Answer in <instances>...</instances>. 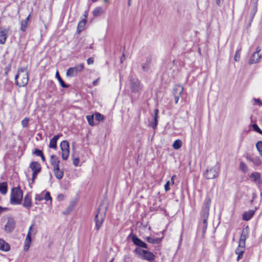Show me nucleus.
<instances>
[{"label":"nucleus","mask_w":262,"mask_h":262,"mask_svg":"<svg viewBox=\"0 0 262 262\" xmlns=\"http://www.w3.org/2000/svg\"><path fill=\"white\" fill-rule=\"evenodd\" d=\"M107 209V206H103L100 205L95 215L94 222L95 223V229L99 231L104 221L106 212Z\"/></svg>","instance_id":"nucleus-1"},{"label":"nucleus","mask_w":262,"mask_h":262,"mask_svg":"<svg viewBox=\"0 0 262 262\" xmlns=\"http://www.w3.org/2000/svg\"><path fill=\"white\" fill-rule=\"evenodd\" d=\"M23 197V191L20 186L13 187L11 189L10 203L12 205L21 204Z\"/></svg>","instance_id":"nucleus-2"},{"label":"nucleus","mask_w":262,"mask_h":262,"mask_svg":"<svg viewBox=\"0 0 262 262\" xmlns=\"http://www.w3.org/2000/svg\"><path fill=\"white\" fill-rule=\"evenodd\" d=\"M134 253H135L139 258L148 261L149 262H154L156 258L155 255L152 252L139 248H136L134 250Z\"/></svg>","instance_id":"nucleus-3"},{"label":"nucleus","mask_w":262,"mask_h":262,"mask_svg":"<svg viewBox=\"0 0 262 262\" xmlns=\"http://www.w3.org/2000/svg\"><path fill=\"white\" fill-rule=\"evenodd\" d=\"M129 87L133 93H140L142 89V85L139 79L135 76H129L128 77Z\"/></svg>","instance_id":"nucleus-4"},{"label":"nucleus","mask_w":262,"mask_h":262,"mask_svg":"<svg viewBox=\"0 0 262 262\" xmlns=\"http://www.w3.org/2000/svg\"><path fill=\"white\" fill-rule=\"evenodd\" d=\"M211 202V198L209 196H206L204 200L202 208L200 211V214L201 218H208Z\"/></svg>","instance_id":"nucleus-5"},{"label":"nucleus","mask_w":262,"mask_h":262,"mask_svg":"<svg viewBox=\"0 0 262 262\" xmlns=\"http://www.w3.org/2000/svg\"><path fill=\"white\" fill-rule=\"evenodd\" d=\"M220 168L217 166L207 168L204 173V177L206 179H213L218 177Z\"/></svg>","instance_id":"nucleus-6"},{"label":"nucleus","mask_w":262,"mask_h":262,"mask_svg":"<svg viewBox=\"0 0 262 262\" xmlns=\"http://www.w3.org/2000/svg\"><path fill=\"white\" fill-rule=\"evenodd\" d=\"M84 69V63H80L75 67L69 68L67 71L66 75L69 77L76 76L78 73L82 72Z\"/></svg>","instance_id":"nucleus-7"},{"label":"nucleus","mask_w":262,"mask_h":262,"mask_svg":"<svg viewBox=\"0 0 262 262\" xmlns=\"http://www.w3.org/2000/svg\"><path fill=\"white\" fill-rule=\"evenodd\" d=\"M60 147L62 151L61 157L63 160L68 159L70 154V145L67 140H63L60 144Z\"/></svg>","instance_id":"nucleus-8"},{"label":"nucleus","mask_w":262,"mask_h":262,"mask_svg":"<svg viewBox=\"0 0 262 262\" xmlns=\"http://www.w3.org/2000/svg\"><path fill=\"white\" fill-rule=\"evenodd\" d=\"M128 237L132 238V241L135 245L140 248H143L146 249L148 248L147 245L145 242L142 241L140 238L137 237V235L133 234L132 232L129 235Z\"/></svg>","instance_id":"nucleus-9"},{"label":"nucleus","mask_w":262,"mask_h":262,"mask_svg":"<svg viewBox=\"0 0 262 262\" xmlns=\"http://www.w3.org/2000/svg\"><path fill=\"white\" fill-rule=\"evenodd\" d=\"M249 230L248 226L246 227L243 229L238 242L239 247H245L246 240L248 236Z\"/></svg>","instance_id":"nucleus-10"},{"label":"nucleus","mask_w":262,"mask_h":262,"mask_svg":"<svg viewBox=\"0 0 262 262\" xmlns=\"http://www.w3.org/2000/svg\"><path fill=\"white\" fill-rule=\"evenodd\" d=\"M16 225V222L14 219L11 217H8L6 224L5 226V231L8 233H11L14 229Z\"/></svg>","instance_id":"nucleus-11"},{"label":"nucleus","mask_w":262,"mask_h":262,"mask_svg":"<svg viewBox=\"0 0 262 262\" xmlns=\"http://www.w3.org/2000/svg\"><path fill=\"white\" fill-rule=\"evenodd\" d=\"M152 60V56L149 55L145 57V61L143 62L141 64V68L143 72H147L149 71Z\"/></svg>","instance_id":"nucleus-12"},{"label":"nucleus","mask_w":262,"mask_h":262,"mask_svg":"<svg viewBox=\"0 0 262 262\" xmlns=\"http://www.w3.org/2000/svg\"><path fill=\"white\" fill-rule=\"evenodd\" d=\"M29 81V74L28 72L23 75L20 81H16V85L19 87H23L27 85Z\"/></svg>","instance_id":"nucleus-13"},{"label":"nucleus","mask_w":262,"mask_h":262,"mask_svg":"<svg viewBox=\"0 0 262 262\" xmlns=\"http://www.w3.org/2000/svg\"><path fill=\"white\" fill-rule=\"evenodd\" d=\"M62 136V134L55 135L50 141L49 147L53 149L57 148V141Z\"/></svg>","instance_id":"nucleus-14"},{"label":"nucleus","mask_w":262,"mask_h":262,"mask_svg":"<svg viewBox=\"0 0 262 262\" xmlns=\"http://www.w3.org/2000/svg\"><path fill=\"white\" fill-rule=\"evenodd\" d=\"M249 178L252 179V181L256 184H260L261 182L260 180V174L258 172H254L251 173L249 176Z\"/></svg>","instance_id":"nucleus-15"},{"label":"nucleus","mask_w":262,"mask_h":262,"mask_svg":"<svg viewBox=\"0 0 262 262\" xmlns=\"http://www.w3.org/2000/svg\"><path fill=\"white\" fill-rule=\"evenodd\" d=\"M8 30L6 29H1L0 31V44L5 43L8 37Z\"/></svg>","instance_id":"nucleus-16"},{"label":"nucleus","mask_w":262,"mask_h":262,"mask_svg":"<svg viewBox=\"0 0 262 262\" xmlns=\"http://www.w3.org/2000/svg\"><path fill=\"white\" fill-rule=\"evenodd\" d=\"M154 116L153 118V122L150 123V126L153 128L156 129L157 127L158 123L159 118V110L156 108L154 110Z\"/></svg>","instance_id":"nucleus-17"},{"label":"nucleus","mask_w":262,"mask_h":262,"mask_svg":"<svg viewBox=\"0 0 262 262\" xmlns=\"http://www.w3.org/2000/svg\"><path fill=\"white\" fill-rule=\"evenodd\" d=\"M31 241V234L30 232H28L24 242V250L26 252L29 250Z\"/></svg>","instance_id":"nucleus-18"},{"label":"nucleus","mask_w":262,"mask_h":262,"mask_svg":"<svg viewBox=\"0 0 262 262\" xmlns=\"http://www.w3.org/2000/svg\"><path fill=\"white\" fill-rule=\"evenodd\" d=\"M29 168L32 170V171H36L40 172L41 170V167L40 163L36 161H33L30 163Z\"/></svg>","instance_id":"nucleus-19"},{"label":"nucleus","mask_w":262,"mask_h":262,"mask_svg":"<svg viewBox=\"0 0 262 262\" xmlns=\"http://www.w3.org/2000/svg\"><path fill=\"white\" fill-rule=\"evenodd\" d=\"M255 210H249L248 211H245L243 214L242 219L245 221H249L253 216Z\"/></svg>","instance_id":"nucleus-20"},{"label":"nucleus","mask_w":262,"mask_h":262,"mask_svg":"<svg viewBox=\"0 0 262 262\" xmlns=\"http://www.w3.org/2000/svg\"><path fill=\"white\" fill-rule=\"evenodd\" d=\"M23 206L27 208L30 209L32 206V202H31V199L29 194H27L24 199V202L23 204Z\"/></svg>","instance_id":"nucleus-21"},{"label":"nucleus","mask_w":262,"mask_h":262,"mask_svg":"<svg viewBox=\"0 0 262 262\" xmlns=\"http://www.w3.org/2000/svg\"><path fill=\"white\" fill-rule=\"evenodd\" d=\"M10 250V245L3 239L0 238V250L8 252Z\"/></svg>","instance_id":"nucleus-22"},{"label":"nucleus","mask_w":262,"mask_h":262,"mask_svg":"<svg viewBox=\"0 0 262 262\" xmlns=\"http://www.w3.org/2000/svg\"><path fill=\"white\" fill-rule=\"evenodd\" d=\"M50 162L53 168H57L59 166L60 161L56 156L52 155L50 157Z\"/></svg>","instance_id":"nucleus-23"},{"label":"nucleus","mask_w":262,"mask_h":262,"mask_svg":"<svg viewBox=\"0 0 262 262\" xmlns=\"http://www.w3.org/2000/svg\"><path fill=\"white\" fill-rule=\"evenodd\" d=\"M184 88L181 85H177L173 90V94L174 96H181L183 93Z\"/></svg>","instance_id":"nucleus-24"},{"label":"nucleus","mask_w":262,"mask_h":262,"mask_svg":"<svg viewBox=\"0 0 262 262\" xmlns=\"http://www.w3.org/2000/svg\"><path fill=\"white\" fill-rule=\"evenodd\" d=\"M260 57L261 56L259 54L253 53L249 59V63L250 64H252L258 62Z\"/></svg>","instance_id":"nucleus-25"},{"label":"nucleus","mask_w":262,"mask_h":262,"mask_svg":"<svg viewBox=\"0 0 262 262\" xmlns=\"http://www.w3.org/2000/svg\"><path fill=\"white\" fill-rule=\"evenodd\" d=\"M86 19H83L79 22L77 28V33L80 34L82 30H84V27L86 25Z\"/></svg>","instance_id":"nucleus-26"},{"label":"nucleus","mask_w":262,"mask_h":262,"mask_svg":"<svg viewBox=\"0 0 262 262\" xmlns=\"http://www.w3.org/2000/svg\"><path fill=\"white\" fill-rule=\"evenodd\" d=\"M53 171L55 177L58 179H61L63 177V171L59 169V166L57 168H53Z\"/></svg>","instance_id":"nucleus-27"},{"label":"nucleus","mask_w":262,"mask_h":262,"mask_svg":"<svg viewBox=\"0 0 262 262\" xmlns=\"http://www.w3.org/2000/svg\"><path fill=\"white\" fill-rule=\"evenodd\" d=\"M146 240L148 243L153 244H159L162 241L161 238H152L150 236L146 237Z\"/></svg>","instance_id":"nucleus-28"},{"label":"nucleus","mask_w":262,"mask_h":262,"mask_svg":"<svg viewBox=\"0 0 262 262\" xmlns=\"http://www.w3.org/2000/svg\"><path fill=\"white\" fill-rule=\"evenodd\" d=\"M56 78L57 79L58 81H59L61 86L63 88H69V85L67 84L64 81L62 80V79L61 78L59 72L58 71L56 72V75H55Z\"/></svg>","instance_id":"nucleus-29"},{"label":"nucleus","mask_w":262,"mask_h":262,"mask_svg":"<svg viewBox=\"0 0 262 262\" xmlns=\"http://www.w3.org/2000/svg\"><path fill=\"white\" fill-rule=\"evenodd\" d=\"M30 15H31L29 14L25 20H23L21 21L20 29H21V30H22L24 32L26 31V30L28 27V21L29 20V18L30 17Z\"/></svg>","instance_id":"nucleus-30"},{"label":"nucleus","mask_w":262,"mask_h":262,"mask_svg":"<svg viewBox=\"0 0 262 262\" xmlns=\"http://www.w3.org/2000/svg\"><path fill=\"white\" fill-rule=\"evenodd\" d=\"M8 191L7 183L6 182L0 183V192L3 194L7 193Z\"/></svg>","instance_id":"nucleus-31"},{"label":"nucleus","mask_w":262,"mask_h":262,"mask_svg":"<svg viewBox=\"0 0 262 262\" xmlns=\"http://www.w3.org/2000/svg\"><path fill=\"white\" fill-rule=\"evenodd\" d=\"M103 13V10L101 7H96L93 11V14L95 17L100 16Z\"/></svg>","instance_id":"nucleus-32"},{"label":"nucleus","mask_w":262,"mask_h":262,"mask_svg":"<svg viewBox=\"0 0 262 262\" xmlns=\"http://www.w3.org/2000/svg\"><path fill=\"white\" fill-rule=\"evenodd\" d=\"M203 221V225H202V235L204 236L208 226V218H201Z\"/></svg>","instance_id":"nucleus-33"},{"label":"nucleus","mask_w":262,"mask_h":262,"mask_svg":"<svg viewBox=\"0 0 262 262\" xmlns=\"http://www.w3.org/2000/svg\"><path fill=\"white\" fill-rule=\"evenodd\" d=\"M182 145V142L181 140L178 139L174 141L172 144V147L175 149H179Z\"/></svg>","instance_id":"nucleus-34"},{"label":"nucleus","mask_w":262,"mask_h":262,"mask_svg":"<svg viewBox=\"0 0 262 262\" xmlns=\"http://www.w3.org/2000/svg\"><path fill=\"white\" fill-rule=\"evenodd\" d=\"M74 204L73 203H71L69 207L63 211V214L64 215L69 214L74 209Z\"/></svg>","instance_id":"nucleus-35"},{"label":"nucleus","mask_w":262,"mask_h":262,"mask_svg":"<svg viewBox=\"0 0 262 262\" xmlns=\"http://www.w3.org/2000/svg\"><path fill=\"white\" fill-rule=\"evenodd\" d=\"M252 163L254 165L259 166L262 164V161L258 157H254L252 160Z\"/></svg>","instance_id":"nucleus-36"},{"label":"nucleus","mask_w":262,"mask_h":262,"mask_svg":"<svg viewBox=\"0 0 262 262\" xmlns=\"http://www.w3.org/2000/svg\"><path fill=\"white\" fill-rule=\"evenodd\" d=\"M86 118L90 125L93 126L95 125L94 122V115H87Z\"/></svg>","instance_id":"nucleus-37"},{"label":"nucleus","mask_w":262,"mask_h":262,"mask_svg":"<svg viewBox=\"0 0 262 262\" xmlns=\"http://www.w3.org/2000/svg\"><path fill=\"white\" fill-rule=\"evenodd\" d=\"M48 90L50 92H53L56 91V85L54 83L51 81L48 84Z\"/></svg>","instance_id":"nucleus-38"},{"label":"nucleus","mask_w":262,"mask_h":262,"mask_svg":"<svg viewBox=\"0 0 262 262\" xmlns=\"http://www.w3.org/2000/svg\"><path fill=\"white\" fill-rule=\"evenodd\" d=\"M256 147L260 156L262 157V141H258L256 144Z\"/></svg>","instance_id":"nucleus-39"},{"label":"nucleus","mask_w":262,"mask_h":262,"mask_svg":"<svg viewBox=\"0 0 262 262\" xmlns=\"http://www.w3.org/2000/svg\"><path fill=\"white\" fill-rule=\"evenodd\" d=\"M239 169L244 173H246L248 171V167L244 162H241L239 164Z\"/></svg>","instance_id":"nucleus-40"},{"label":"nucleus","mask_w":262,"mask_h":262,"mask_svg":"<svg viewBox=\"0 0 262 262\" xmlns=\"http://www.w3.org/2000/svg\"><path fill=\"white\" fill-rule=\"evenodd\" d=\"M251 126L255 132L262 135V130L256 123L252 124Z\"/></svg>","instance_id":"nucleus-41"},{"label":"nucleus","mask_w":262,"mask_h":262,"mask_svg":"<svg viewBox=\"0 0 262 262\" xmlns=\"http://www.w3.org/2000/svg\"><path fill=\"white\" fill-rule=\"evenodd\" d=\"M241 50V48H239L235 53L234 59L235 61H238L239 60Z\"/></svg>","instance_id":"nucleus-42"},{"label":"nucleus","mask_w":262,"mask_h":262,"mask_svg":"<svg viewBox=\"0 0 262 262\" xmlns=\"http://www.w3.org/2000/svg\"><path fill=\"white\" fill-rule=\"evenodd\" d=\"M95 116L97 121H101L104 120V116L98 112L95 113Z\"/></svg>","instance_id":"nucleus-43"},{"label":"nucleus","mask_w":262,"mask_h":262,"mask_svg":"<svg viewBox=\"0 0 262 262\" xmlns=\"http://www.w3.org/2000/svg\"><path fill=\"white\" fill-rule=\"evenodd\" d=\"M72 157L73 158V165L76 167L78 166L79 163V158L78 157L75 158L74 154L72 155Z\"/></svg>","instance_id":"nucleus-44"},{"label":"nucleus","mask_w":262,"mask_h":262,"mask_svg":"<svg viewBox=\"0 0 262 262\" xmlns=\"http://www.w3.org/2000/svg\"><path fill=\"white\" fill-rule=\"evenodd\" d=\"M29 119L26 117L21 121V125L24 128L27 127L29 124Z\"/></svg>","instance_id":"nucleus-45"},{"label":"nucleus","mask_w":262,"mask_h":262,"mask_svg":"<svg viewBox=\"0 0 262 262\" xmlns=\"http://www.w3.org/2000/svg\"><path fill=\"white\" fill-rule=\"evenodd\" d=\"M245 247H241L238 246V247L236 249L235 252L236 254L244 253Z\"/></svg>","instance_id":"nucleus-46"},{"label":"nucleus","mask_w":262,"mask_h":262,"mask_svg":"<svg viewBox=\"0 0 262 262\" xmlns=\"http://www.w3.org/2000/svg\"><path fill=\"white\" fill-rule=\"evenodd\" d=\"M44 200L46 201H52V198L50 192L47 191L45 195H43Z\"/></svg>","instance_id":"nucleus-47"},{"label":"nucleus","mask_w":262,"mask_h":262,"mask_svg":"<svg viewBox=\"0 0 262 262\" xmlns=\"http://www.w3.org/2000/svg\"><path fill=\"white\" fill-rule=\"evenodd\" d=\"M43 192H42L40 194H36L35 195V200L38 201H41L43 200H44L43 198Z\"/></svg>","instance_id":"nucleus-48"},{"label":"nucleus","mask_w":262,"mask_h":262,"mask_svg":"<svg viewBox=\"0 0 262 262\" xmlns=\"http://www.w3.org/2000/svg\"><path fill=\"white\" fill-rule=\"evenodd\" d=\"M33 154H35V155H36L37 156H39V157H40L41 156H42V154H43V152L41 150L37 149V148H36L34 150Z\"/></svg>","instance_id":"nucleus-49"},{"label":"nucleus","mask_w":262,"mask_h":262,"mask_svg":"<svg viewBox=\"0 0 262 262\" xmlns=\"http://www.w3.org/2000/svg\"><path fill=\"white\" fill-rule=\"evenodd\" d=\"M40 172H38V171H33V173H32V183H31V184H32L33 183H34V181L36 179V177H37V174L39 173Z\"/></svg>","instance_id":"nucleus-50"},{"label":"nucleus","mask_w":262,"mask_h":262,"mask_svg":"<svg viewBox=\"0 0 262 262\" xmlns=\"http://www.w3.org/2000/svg\"><path fill=\"white\" fill-rule=\"evenodd\" d=\"M257 1H258V0H256V2L253 6V9L251 12V13H252V14H255V13L257 12Z\"/></svg>","instance_id":"nucleus-51"},{"label":"nucleus","mask_w":262,"mask_h":262,"mask_svg":"<svg viewBox=\"0 0 262 262\" xmlns=\"http://www.w3.org/2000/svg\"><path fill=\"white\" fill-rule=\"evenodd\" d=\"M254 16H255V14L250 13V16H249V22L248 27H250L251 26V23L252 22Z\"/></svg>","instance_id":"nucleus-52"},{"label":"nucleus","mask_w":262,"mask_h":262,"mask_svg":"<svg viewBox=\"0 0 262 262\" xmlns=\"http://www.w3.org/2000/svg\"><path fill=\"white\" fill-rule=\"evenodd\" d=\"M170 181H168L166 182L164 185V189L166 191H168L170 189Z\"/></svg>","instance_id":"nucleus-53"},{"label":"nucleus","mask_w":262,"mask_h":262,"mask_svg":"<svg viewBox=\"0 0 262 262\" xmlns=\"http://www.w3.org/2000/svg\"><path fill=\"white\" fill-rule=\"evenodd\" d=\"M254 157L251 156L250 154H247L246 155V158L247 161L252 162V160L253 159Z\"/></svg>","instance_id":"nucleus-54"},{"label":"nucleus","mask_w":262,"mask_h":262,"mask_svg":"<svg viewBox=\"0 0 262 262\" xmlns=\"http://www.w3.org/2000/svg\"><path fill=\"white\" fill-rule=\"evenodd\" d=\"M253 100L259 106H262V102L259 99L254 98Z\"/></svg>","instance_id":"nucleus-55"},{"label":"nucleus","mask_w":262,"mask_h":262,"mask_svg":"<svg viewBox=\"0 0 262 262\" xmlns=\"http://www.w3.org/2000/svg\"><path fill=\"white\" fill-rule=\"evenodd\" d=\"M9 210V208L7 207H3L2 206H0V215L1 213H2L4 211H8Z\"/></svg>","instance_id":"nucleus-56"},{"label":"nucleus","mask_w":262,"mask_h":262,"mask_svg":"<svg viewBox=\"0 0 262 262\" xmlns=\"http://www.w3.org/2000/svg\"><path fill=\"white\" fill-rule=\"evenodd\" d=\"M224 0H215V3L219 7H221Z\"/></svg>","instance_id":"nucleus-57"},{"label":"nucleus","mask_w":262,"mask_h":262,"mask_svg":"<svg viewBox=\"0 0 262 262\" xmlns=\"http://www.w3.org/2000/svg\"><path fill=\"white\" fill-rule=\"evenodd\" d=\"M87 63L88 64H91L94 63V59L92 57L89 58L87 59Z\"/></svg>","instance_id":"nucleus-58"},{"label":"nucleus","mask_w":262,"mask_h":262,"mask_svg":"<svg viewBox=\"0 0 262 262\" xmlns=\"http://www.w3.org/2000/svg\"><path fill=\"white\" fill-rule=\"evenodd\" d=\"M64 196L63 194H60L57 196V199L58 201H62L64 199Z\"/></svg>","instance_id":"nucleus-59"},{"label":"nucleus","mask_w":262,"mask_h":262,"mask_svg":"<svg viewBox=\"0 0 262 262\" xmlns=\"http://www.w3.org/2000/svg\"><path fill=\"white\" fill-rule=\"evenodd\" d=\"M183 231L182 230L181 231V233L180 234V239H179V245H180L182 243V239H183Z\"/></svg>","instance_id":"nucleus-60"},{"label":"nucleus","mask_w":262,"mask_h":262,"mask_svg":"<svg viewBox=\"0 0 262 262\" xmlns=\"http://www.w3.org/2000/svg\"><path fill=\"white\" fill-rule=\"evenodd\" d=\"M243 254L244 253H241V254H237V261H239V259H242L243 258Z\"/></svg>","instance_id":"nucleus-61"},{"label":"nucleus","mask_w":262,"mask_h":262,"mask_svg":"<svg viewBox=\"0 0 262 262\" xmlns=\"http://www.w3.org/2000/svg\"><path fill=\"white\" fill-rule=\"evenodd\" d=\"M174 96V100H175V103L177 104L179 100V98L181 96Z\"/></svg>","instance_id":"nucleus-62"},{"label":"nucleus","mask_w":262,"mask_h":262,"mask_svg":"<svg viewBox=\"0 0 262 262\" xmlns=\"http://www.w3.org/2000/svg\"><path fill=\"white\" fill-rule=\"evenodd\" d=\"M10 65H9L8 67H6L5 69V74L7 75V73L10 71Z\"/></svg>","instance_id":"nucleus-63"},{"label":"nucleus","mask_w":262,"mask_h":262,"mask_svg":"<svg viewBox=\"0 0 262 262\" xmlns=\"http://www.w3.org/2000/svg\"><path fill=\"white\" fill-rule=\"evenodd\" d=\"M35 225V223H34L31 225V226L29 227L28 232H30L31 234L32 229L33 227Z\"/></svg>","instance_id":"nucleus-64"}]
</instances>
